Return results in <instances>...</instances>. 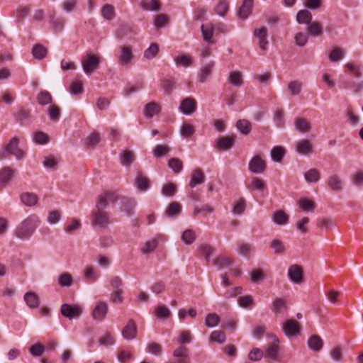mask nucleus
Segmentation results:
<instances>
[{
    "instance_id": "f704fd0d",
    "label": "nucleus",
    "mask_w": 363,
    "mask_h": 363,
    "mask_svg": "<svg viewBox=\"0 0 363 363\" xmlns=\"http://www.w3.org/2000/svg\"><path fill=\"white\" fill-rule=\"evenodd\" d=\"M24 301L27 306L31 308H37L39 306V298L34 292H27L24 295Z\"/></svg>"
},
{
    "instance_id": "8fccbe9b",
    "label": "nucleus",
    "mask_w": 363,
    "mask_h": 363,
    "mask_svg": "<svg viewBox=\"0 0 363 363\" xmlns=\"http://www.w3.org/2000/svg\"><path fill=\"white\" fill-rule=\"evenodd\" d=\"M286 152L284 147L281 146H276L271 150L272 159L277 162H280Z\"/></svg>"
},
{
    "instance_id": "4be33fe9",
    "label": "nucleus",
    "mask_w": 363,
    "mask_h": 363,
    "mask_svg": "<svg viewBox=\"0 0 363 363\" xmlns=\"http://www.w3.org/2000/svg\"><path fill=\"white\" fill-rule=\"evenodd\" d=\"M271 309L276 315L284 314L288 310L286 300L281 298H275L272 301Z\"/></svg>"
},
{
    "instance_id": "c756f323",
    "label": "nucleus",
    "mask_w": 363,
    "mask_h": 363,
    "mask_svg": "<svg viewBox=\"0 0 363 363\" xmlns=\"http://www.w3.org/2000/svg\"><path fill=\"white\" fill-rule=\"evenodd\" d=\"M228 82L231 85L240 87L243 84L242 74L238 71H231L228 77Z\"/></svg>"
},
{
    "instance_id": "6e6552de",
    "label": "nucleus",
    "mask_w": 363,
    "mask_h": 363,
    "mask_svg": "<svg viewBox=\"0 0 363 363\" xmlns=\"http://www.w3.org/2000/svg\"><path fill=\"white\" fill-rule=\"evenodd\" d=\"M60 311L62 315L69 320L78 318L82 313V308L81 306L68 303L62 304Z\"/></svg>"
},
{
    "instance_id": "4468645a",
    "label": "nucleus",
    "mask_w": 363,
    "mask_h": 363,
    "mask_svg": "<svg viewBox=\"0 0 363 363\" xmlns=\"http://www.w3.org/2000/svg\"><path fill=\"white\" fill-rule=\"evenodd\" d=\"M138 327L133 319H130L121 330L122 336L127 340H131L136 337Z\"/></svg>"
},
{
    "instance_id": "cd10ccee",
    "label": "nucleus",
    "mask_w": 363,
    "mask_h": 363,
    "mask_svg": "<svg viewBox=\"0 0 363 363\" xmlns=\"http://www.w3.org/2000/svg\"><path fill=\"white\" fill-rule=\"evenodd\" d=\"M136 206V201L132 198H125L123 200L121 211L125 212L127 216H130L134 213V208Z\"/></svg>"
},
{
    "instance_id": "e433bc0d",
    "label": "nucleus",
    "mask_w": 363,
    "mask_h": 363,
    "mask_svg": "<svg viewBox=\"0 0 363 363\" xmlns=\"http://www.w3.org/2000/svg\"><path fill=\"white\" fill-rule=\"evenodd\" d=\"M296 18L299 24H309L312 21V15L308 10L303 9L297 13Z\"/></svg>"
},
{
    "instance_id": "aec40b11",
    "label": "nucleus",
    "mask_w": 363,
    "mask_h": 363,
    "mask_svg": "<svg viewBox=\"0 0 363 363\" xmlns=\"http://www.w3.org/2000/svg\"><path fill=\"white\" fill-rule=\"evenodd\" d=\"M252 0H243L241 6L238 11V18L243 21L247 19L249 15L252 13Z\"/></svg>"
},
{
    "instance_id": "680f3d73",
    "label": "nucleus",
    "mask_w": 363,
    "mask_h": 363,
    "mask_svg": "<svg viewBox=\"0 0 363 363\" xmlns=\"http://www.w3.org/2000/svg\"><path fill=\"white\" fill-rule=\"evenodd\" d=\"M159 52V46L157 43H152L144 52V57L151 60L157 56Z\"/></svg>"
},
{
    "instance_id": "de8ad7c7",
    "label": "nucleus",
    "mask_w": 363,
    "mask_h": 363,
    "mask_svg": "<svg viewBox=\"0 0 363 363\" xmlns=\"http://www.w3.org/2000/svg\"><path fill=\"white\" fill-rule=\"evenodd\" d=\"M176 81L174 79H164L161 81V86L165 94L169 95L172 94L175 87Z\"/></svg>"
},
{
    "instance_id": "0e129e2a",
    "label": "nucleus",
    "mask_w": 363,
    "mask_h": 363,
    "mask_svg": "<svg viewBox=\"0 0 363 363\" xmlns=\"http://www.w3.org/2000/svg\"><path fill=\"white\" fill-rule=\"evenodd\" d=\"M155 315L159 318L167 319L171 315V312L167 307L160 305L155 308Z\"/></svg>"
},
{
    "instance_id": "e2e57ef3",
    "label": "nucleus",
    "mask_w": 363,
    "mask_h": 363,
    "mask_svg": "<svg viewBox=\"0 0 363 363\" xmlns=\"http://www.w3.org/2000/svg\"><path fill=\"white\" fill-rule=\"evenodd\" d=\"M101 16L107 21H111L115 16L114 8L110 4H105L101 9Z\"/></svg>"
},
{
    "instance_id": "a18cd8bd",
    "label": "nucleus",
    "mask_w": 363,
    "mask_h": 363,
    "mask_svg": "<svg viewBox=\"0 0 363 363\" xmlns=\"http://www.w3.org/2000/svg\"><path fill=\"white\" fill-rule=\"evenodd\" d=\"M33 56L39 60L44 59L47 54L48 50L41 45H35L32 49Z\"/></svg>"
},
{
    "instance_id": "473e14b6",
    "label": "nucleus",
    "mask_w": 363,
    "mask_h": 363,
    "mask_svg": "<svg viewBox=\"0 0 363 363\" xmlns=\"http://www.w3.org/2000/svg\"><path fill=\"white\" fill-rule=\"evenodd\" d=\"M21 202L26 206H33L38 202V197L33 193L26 192L21 194Z\"/></svg>"
},
{
    "instance_id": "f3484780",
    "label": "nucleus",
    "mask_w": 363,
    "mask_h": 363,
    "mask_svg": "<svg viewBox=\"0 0 363 363\" xmlns=\"http://www.w3.org/2000/svg\"><path fill=\"white\" fill-rule=\"evenodd\" d=\"M14 169L10 167H4L0 169V185L4 188L13 179Z\"/></svg>"
},
{
    "instance_id": "5fc2aeb1",
    "label": "nucleus",
    "mask_w": 363,
    "mask_h": 363,
    "mask_svg": "<svg viewBox=\"0 0 363 363\" xmlns=\"http://www.w3.org/2000/svg\"><path fill=\"white\" fill-rule=\"evenodd\" d=\"M345 57V50L339 47L333 48L329 55V60L333 62H336Z\"/></svg>"
},
{
    "instance_id": "39448f33",
    "label": "nucleus",
    "mask_w": 363,
    "mask_h": 363,
    "mask_svg": "<svg viewBox=\"0 0 363 363\" xmlns=\"http://www.w3.org/2000/svg\"><path fill=\"white\" fill-rule=\"evenodd\" d=\"M301 324L294 319H286L281 326L283 333L287 337L297 336L301 333Z\"/></svg>"
},
{
    "instance_id": "c85d7f7f",
    "label": "nucleus",
    "mask_w": 363,
    "mask_h": 363,
    "mask_svg": "<svg viewBox=\"0 0 363 363\" xmlns=\"http://www.w3.org/2000/svg\"><path fill=\"white\" fill-rule=\"evenodd\" d=\"M279 345L275 344L267 345L265 347L264 355L272 361L278 360Z\"/></svg>"
},
{
    "instance_id": "1a4fd4ad",
    "label": "nucleus",
    "mask_w": 363,
    "mask_h": 363,
    "mask_svg": "<svg viewBox=\"0 0 363 363\" xmlns=\"http://www.w3.org/2000/svg\"><path fill=\"white\" fill-rule=\"evenodd\" d=\"M197 108V102L192 97H186L183 99L179 104V110L184 115L190 116L193 114Z\"/></svg>"
},
{
    "instance_id": "5701e85b",
    "label": "nucleus",
    "mask_w": 363,
    "mask_h": 363,
    "mask_svg": "<svg viewBox=\"0 0 363 363\" xmlns=\"http://www.w3.org/2000/svg\"><path fill=\"white\" fill-rule=\"evenodd\" d=\"M327 184L330 189L333 191H340L343 189V182L337 174L330 176Z\"/></svg>"
},
{
    "instance_id": "393cba45",
    "label": "nucleus",
    "mask_w": 363,
    "mask_h": 363,
    "mask_svg": "<svg viewBox=\"0 0 363 363\" xmlns=\"http://www.w3.org/2000/svg\"><path fill=\"white\" fill-rule=\"evenodd\" d=\"M174 61L177 66L189 67L194 63V58L189 55H179L174 58Z\"/></svg>"
},
{
    "instance_id": "13d9d810",
    "label": "nucleus",
    "mask_w": 363,
    "mask_h": 363,
    "mask_svg": "<svg viewBox=\"0 0 363 363\" xmlns=\"http://www.w3.org/2000/svg\"><path fill=\"white\" fill-rule=\"evenodd\" d=\"M181 239L186 245H191L196 240L195 232L191 229L185 230L182 234Z\"/></svg>"
},
{
    "instance_id": "dca6fc26",
    "label": "nucleus",
    "mask_w": 363,
    "mask_h": 363,
    "mask_svg": "<svg viewBox=\"0 0 363 363\" xmlns=\"http://www.w3.org/2000/svg\"><path fill=\"white\" fill-rule=\"evenodd\" d=\"M49 23L55 31L60 32L63 30L65 20L63 17L57 16L53 11L49 14Z\"/></svg>"
},
{
    "instance_id": "bf43d9fd",
    "label": "nucleus",
    "mask_w": 363,
    "mask_h": 363,
    "mask_svg": "<svg viewBox=\"0 0 363 363\" xmlns=\"http://www.w3.org/2000/svg\"><path fill=\"white\" fill-rule=\"evenodd\" d=\"M220 318L216 313H209L205 318V325L208 328H213L220 323Z\"/></svg>"
},
{
    "instance_id": "ea45409f",
    "label": "nucleus",
    "mask_w": 363,
    "mask_h": 363,
    "mask_svg": "<svg viewBox=\"0 0 363 363\" xmlns=\"http://www.w3.org/2000/svg\"><path fill=\"white\" fill-rule=\"evenodd\" d=\"M236 127L243 135H248L252 130L251 123L246 119H240L236 123Z\"/></svg>"
},
{
    "instance_id": "f8f14e48",
    "label": "nucleus",
    "mask_w": 363,
    "mask_h": 363,
    "mask_svg": "<svg viewBox=\"0 0 363 363\" xmlns=\"http://www.w3.org/2000/svg\"><path fill=\"white\" fill-rule=\"evenodd\" d=\"M235 135L219 137L216 140L215 147L218 151H225L231 149L234 145Z\"/></svg>"
},
{
    "instance_id": "a878e982",
    "label": "nucleus",
    "mask_w": 363,
    "mask_h": 363,
    "mask_svg": "<svg viewBox=\"0 0 363 363\" xmlns=\"http://www.w3.org/2000/svg\"><path fill=\"white\" fill-rule=\"evenodd\" d=\"M308 347L314 352H319L323 346V341L318 335H311L308 340Z\"/></svg>"
},
{
    "instance_id": "b1692460",
    "label": "nucleus",
    "mask_w": 363,
    "mask_h": 363,
    "mask_svg": "<svg viewBox=\"0 0 363 363\" xmlns=\"http://www.w3.org/2000/svg\"><path fill=\"white\" fill-rule=\"evenodd\" d=\"M294 124L295 129L301 133H307L311 130L310 123L303 118H296Z\"/></svg>"
},
{
    "instance_id": "2f4dec72",
    "label": "nucleus",
    "mask_w": 363,
    "mask_h": 363,
    "mask_svg": "<svg viewBox=\"0 0 363 363\" xmlns=\"http://www.w3.org/2000/svg\"><path fill=\"white\" fill-rule=\"evenodd\" d=\"M140 6L145 11H159L160 10V2L159 0H142Z\"/></svg>"
},
{
    "instance_id": "a19ab883",
    "label": "nucleus",
    "mask_w": 363,
    "mask_h": 363,
    "mask_svg": "<svg viewBox=\"0 0 363 363\" xmlns=\"http://www.w3.org/2000/svg\"><path fill=\"white\" fill-rule=\"evenodd\" d=\"M272 220L277 225H285L289 221V216L281 210L277 211L272 215Z\"/></svg>"
},
{
    "instance_id": "09e8293b",
    "label": "nucleus",
    "mask_w": 363,
    "mask_h": 363,
    "mask_svg": "<svg viewBox=\"0 0 363 363\" xmlns=\"http://www.w3.org/2000/svg\"><path fill=\"white\" fill-rule=\"evenodd\" d=\"M303 83L298 80L291 81L288 83L287 88L292 96L298 95L301 93Z\"/></svg>"
},
{
    "instance_id": "f257e3e1",
    "label": "nucleus",
    "mask_w": 363,
    "mask_h": 363,
    "mask_svg": "<svg viewBox=\"0 0 363 363\" xmlns=\"http://www.w3.org/2000/svg\"><path fill=\"white\" fill-rule=\"evenodd\" d=\"M39 223L40 219L38 216L30 215L17 225L14 235L23 240H29L38 228Z\"/></svg>"
},
{
    "instance_id": "3c124183",
    "label": "nucleus",
    "mask_w": 363,
    "mask_h": 363,
    "mask_svg": "<svg viewBox=\"0 0 363 363\" xmlns=\"http://www.w3.org/2000/svg\"><path fill=\"white\" fill-rule=\"evenodd\" d=\"M307 30L308 33L314 37L320 36L323 34L322 26L317 21L311 22L310 25L307 27Z\"/></svg>"
},
{
    "instance_id": "79ce46f5",
    "label": "nucleus",
    "mask_w": 363,
    "mask_h": 363,
    "mask_svg": "<svg viewBox=\"0 0 363 363\" xmlns=\"http://www.w3.org/2000/svg\"><path fill=\"white\" fill-rule=\"evenodd\" d=\"M36 99L40 106L50 104L52 101V97L48 91H40L37 95Z\"/></svg>"
},
{
    "instance_id": "423d86ee",
    "label": "nucleus",
    "mask_w": 363,
    "mask_h": 363,
    "mask_svg": "<svg viewBox=\"0 0 363 363\" xmlns=\"http://www.w3.org/2000/svg\"><path fill=\"white\" fill-rule=\"evenodd\" d=\"M216 62L213 60H208L202 63L198 72L199 82L204 83L212 76Z\"/></svg>"
},
{
    "instance_id": "7c9ffc66",
    "label": "nucleus",
    "mask_w": 363,
    "mask_h": 363,
    "mask_svg": "<svg viewBox=\"0 0 363 363\" xmlns=\"http://www.w3.org/2000/svg\"><path fill=\"white\" fill-rule=\"evenodd\" d=\"M254 250L255 248L252 244L244 242L238 244L237 252L241 256L248 257Z\"/></svg>"
},
{
    "instance_id": "69168bd1",
    "label": "nucleus",
    "mask_w": 363,
    "mask_h": 363,
    "mask_svg": "<svg viewBox=\"0 0 363 363\" xmlns=\"http://www.w3.org/2000/svg\"><path fill=\"white\" fill-rule=\"evenodd\" d=\"M264 278V274L261 269H255L250 272V280L253 283H259L262 281Z\"/></svg>"
},
{
    "instance_id": "2eb2a0df",
    "label": "nucleus",
    "mask_w": 363,
    "mask_h": 363,
    "mask_svg": "<svg viewBox=\"0 0 363 363\" xmlns=\"http://www.w3.org/2000/svg\"><path fill=\"white\" fill-rule=\"evenodd\" d=\"M289 279L294 284H301L303 281V271L300 266L293 264L288 270Z\"/></svg>"
},
{
    "instance_id": "c03bdc74",
    "label": "nucleus",
    "mask_w": 363,
    "mask_h": 363,
    "mask_svg": "<svg viewBox=\"0 0 363 363\" xmlns=\"http://www.w3.org/2000/svg\"><path fill=\"white\" fill-rule=\"evenodd\" d=\"M160 111V107L157 103L150 102L145 106L144 113L147 118H152L154 115L157 114Z\"/></svg>"
},
{
    "instance_id": "a211bd4d",
    "label": "nucleus",
    "mask_w": 363,
    "mask_h": 363,
    "mask_svg": "<svg viewBox=\"0 0 363 363\" xmlns=\"http://www.w3.org/2000/svg\"><path fill=\"white\" fill-rule=\"evenodd\" d=\"M296 151L301 155H307L312 152V145L307 139H301L295 143Z\"/></svg>"
},
{
    "instance_id": "603ef678",
    "label": "nucleus",
    "mask_w": 363,
    "mask_h": 363,
    "mask_svg": "<svg viewBox=\"0 0 363 363\" xmlns=\"http://www.w3.org/2000/svg\"><path fill=\"white\" fill-rule=\"evenodd\" d=\"M157 246V240L156 239H152L147 241L140 251L143 255H150L152 253Z\"/></svg>"
},
{
    "instance_id": "ddd939ff",
    "label": "nucleus",
    "mask_w": 363,
    "mask_h": 363,
    "mask_svg": "<svg viewBox=\"0 0 363 363\" xmlns=\"http://www.w3.org/2000/svg\"><path fill=\"white\" fill-rule=\"evenodd\" d=\"M120 55L118 57V63L121 65L125 66L130 63L133 59L132 47L130 45H121L120 47Z\"/></svg>"
},
{
    "instance_id": "58836bf2",
    "label": "nucleus",
    "mask_w": 363,
    "mask_h": 363,
    "mask_svg": "<svg viewBox=\"0 0 363 363\" xmlns=\"http://www.w3.org/2000/svg\"><path fill=\"white\" fill-rule=\"evenodd\" d=\"M133 152L130 150H124L121 154V163L122 165L129 167L135 160Z\"/></svg>"
},
{
    "instance_id": "6e6d98bb",
    "label": "nucleus",
    "mask_w": 363,
    "mask_h": 363,
    "mask_svg": "<svg viewBox=\"0 0 363 363\" xmlns=\"http://www.w3.org/2000/svg\"><path fill=\"white\" fill-rule=\"evenodd\" d=\"M31 118L30 111L26 109H20L15 113L16 120L19 122L21 124H24V123Z\"/></svg>"
},
{
    "instance_id": "4c0bfd02",
    "label": "nucleus",
    "mask_w": 363,
    "mask_h": 363,
    "mask_svg": "<svg viewBox=\"0 0 363 363\" xmlns=\"http://www.w3.org/2000/svg\"><path fill=\"white\" fill-rule=\"evenodd\" d=\"M304 178L308 183L318 182L320 179V172L317 169H310L304 173Z\"/></svg>"
},
{
    "instance_id": "9b49d317",
    "label": "nucleus",
    "mask_w": 363,
    "mask_h": 363,
    "mask_svg": "<svg viewBox=\"0 0 363 363\" xmlns=\"http://www.w3.org/2000/svg\"><path fill=\"white\" fill-rule=\"evenodd\" d=\"M266 167L265 161L258 155L253 157L248 164L249 171L253 174H262L265 171Z\"/></svg>"
},
{
    "instance_id": "052dcab7",
    "label": "nucleus",
    "mask_w": 363,
    "mask_h": 363,
    "mask_svg": "<svg viewBox=\"0 0 363 363\" xmlns=\"http://www.w3.org/2000/svg\"><path fill=\"white\" fill-rule=\"evenodd\" d=\"M229 10V4L227 1H220L216 6L214 11L220 16H225Z\"/></svg>"
},
{
    "instance_id": "338daca9",
    "label": "nucleus",
    "mask_w": 363,
    "mask_h": 363,
    "mask_svg": "<svg viewBox=\"0 0 363 363\" xmlns=\"http://www.w3.org/2000/svg\"><path fill=\"white\" fill-rule=\"evenodd\" d=\"M246 208V201L243 198L240 199L233 206L232 212L235 215L242 214Z\"/></svg>"
},
{
    "instance_id": "7ed1b4c3",
    "label": "nucleus",
    "mask_w": 363,
    "mask_h": 363,
    "mask_svg": "<svg viewBox=\"0 0 363 363\" xmlns=\"http://www.w3.org/2000/svg\"><path fill=\"white\" fill-rule=\"evenodd\" d=\"M81 62L84 73L91 75L99 67L101 56L99 54L94 55L87 52L82 58Z\"/></svg>"
},
{
    "instance_id": "37998d69",
    "label": "nucleus",
    "mask_w": 363,
    "mask_h": 363,
    "mask_svg": "<svg viewBox=\"0 0 363 363\" xmlns=\"http://www.w3.org/2000/svg\"><path fill=\"white\" fill-rule=\"evenodd\" d=\"M213 264L218 267V269L226 268L233 264V260L228 257L218 256L213 259Z\"/></svg>"
},
{
    "instance_id": "4d7b16f0",
    "label": "nucleus",
    "mask_w": 363,
    "mask_h": 363,
    "mask_svg": "<svg viewBox=\"0 0 363 363\" xmlns=\"http://www.w3.org/2000/svg\"><path fill=\"white\" fill-rule=\"evenodd\" d=\"M203 38L205 41L211 43L213 35V27L210 25H202L201 27Z\"/></svg>"
},
{
    "instance_id": "6ab92c4d",
    "label": "nucleus",
    "mask_w": 363,
    "mask_h": 363,
    "mask_svg": "<svg viewBox=\"0 0 363 363\" xmlns=\"http://www.w3.org/2000/svg\"><path fill=\"white\" fill-rule=\"evenodd\" d=\"M254 35L255 37H257L259 40V48L262 50H266L267 46L268 45V40L267 39V28L265 27H262L260 28L255 29Z\"/></svg>"
},
{
    "instance_id": "20e7f679",
    "label": "nucleus",
    "mask_w": 363,
    "mask_h": 363,
    "mask_svg": "<svg viewBox=\"0 0 363 363\" xmlns=\"http://www.w3.org/2000/svg\"><path fill=\"white\" fill-rule=\"evenodd\" d=\"M118 199V196L116 193L111 191H105L103 194L99 195L96 199V209L102 210L108 205L109 203H115Z\"/></svg>"
},
{
    "instance_id": "f03ea898",
    "label": "nucleus",
    "mask_w": 363,
    "mask_h": 363,
    "mask_svg": "<svg viewBox=\"0 0 363 363\" xmlns=\"http://www.w3.org/2000/svg\"><path fill=\"white\" fill-rule=\"evenodd\" d=\"M8 155L14 156L17 160H22L25 156L24 152L18 147V140L16 137L12 138L0 151V160L6 159Z\"/></svg>"
},
{
    "instance_id": "72a5a7b5",
    "label": "nucleus",
    "mask_w": 363,
    "mask_h": 363,
    "mask_svg": "<svg viewBox=\"0 0 363 363\" xmlns=\"http://www.w3.org/2000/svg\"><path fill=\"white\" fill-rule=\"evenodd\" d=\"M182 212V205L179 202H172L169 204L165 215L168 217L178 216Z\"/></svg>"
},
{
    "instance_id": "9d476101",
    "label": "nucleus",
    "mask_w": 363,
    "mask_h": 363,
    "mask_svg": "<svg viewBox=\"0 0 363 363\" xmlns=\"http://www.w3.org/2000/svg\"><path fill=\"white\" fill-rule=\"evenodd\" d=\"M108 311L107 303L104 301H98L93 308L91 317L94 320L102 321L106 318Z\"/></svg>"
},
{
    "instance_id": "c9c22d12",
    "label": "nucleus",
    "mask_w": 363,
    "mask_h": 363,
    "mask_svg": "<svg viewBox=\"0 0 363 363\" xmlns=\"http://www.w3.org/2000/svg\"><path fill=\"white\" fill-rule=\"evenodd\" d=\"M171 151V147L167 145L158 144L152 149V155L156 158L164 157Z\"/></svg>"
},
{
    "instance_id": "774afa93",
    "label": "nucleus",
    "mask_w": 363,
    "mask_h": 363,
    "mask_svg": "<svg viewBox=\"0 0 363 363\" xmlns=\"http://www.w3.org/2000/svg\"><path fill=\"white\" fill-rule=\"evenodd\" d=\"M308 34L303 32L297 33L294 36V42L297 46L303 47L308 42Z\"/></svg>"
},
{
    "instance_id": "412c9836",
    "label": "nucleus",
    "mask_w": 363,
    "mask_h": 363,
    "mask_svg": "<svg viewBox=\"0 0 363 363\" xmlns=\"http://www.w3.org/2000/svg\"><path fill=\"white\" fill-rule=\"evenodd\" d=\"M204 182L205 175L203 171L200 168H196L194 169L191 174V180L189 184V186L194 188L197 185L203 184Z\"/></svg>"
},
{
    "instance_id": "0eeeda50",
    "label": "nucleus",
    "mask_w": 363,
    "mask_h": 363,
    "mask_svg": "<svg viewBox=\"0 0 363 363\" xmlns=\"http://www.w3.org/2000/svg\"><path fill=\"white\" fill-rule=\"evenodd\" d=\"M91 223L101 228L106 227L109 223V214L102 210L93 211L91 216Z\"/></svg>"
},
{
    "instance_id": "864d4df0",
    "label": "nucleus",
    "mask_w": 363,
    "mask_h": 363,
    "mask_svg": "<svg viewBox=\"0 0 363 363\" xmlns=\"http://www.w3.org/2000/svg\"><path fill=\"white\" fill-rule=\"evenodd\" d=\"M168 167L174 172V173L178 174L183 169V162L179 158L172 157L168 161Z\"/></svg>"
},
{
    "instance_id": "bb28decb",
    "label": "nucleus",
    "mask_w": 363,
    "mask_h": 363,
    "mask_svg": "<svg viewBox=\"0 0 363 363\" xmlns=\"http://www.w3.org/2000/svg\"><path fill=\"white\" fill-rule=\"evenodd\" d=\"M136 187L140 191H146L150 188V179L147 177L138 174L135 179Z\"/></svg>"
},
{
    "instance_id": "49530a36",
    "label": "nucleus",
    "mask_w": 363,
    "mask_h": 363,
    "mask_svg": "<svg viewBox=\"0 0 363 363\" xmlns=\"http://www.w3.org/2000/svg\"><path fill=\"white\" fill-rule=\"evenodd\" d=\"M269 247L276 255H282L285 252V246L282 241L279 239H274L269 243Z\"/></svg>"
}]
</instances>
